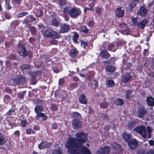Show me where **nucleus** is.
I'll return each mask as SVG.
<instances>
[{
  "instance_id": "f257e3e1",
  "label": "nucleus",
  "mask_w": 154,
  "mask_h": 154,
  "mask_svg": "<svg viewBox=\"0 0 154 154\" xmlns=\"http://www.w3.org/2000/svg\"><path fill=\"white\" fill-rule=\"evenodd\" d=\"M87 134L83 132H77L76 138H69L65 146L68 149V151L71 154H91L88 149L82 146L87 140Z\"/></svg>"
},
{
  "instance_id": "f03ea898",
  "label": "nucleus",
  "mask_w": 154,
  "mask_h": 154,
  "mask_svg": "<svg viewBox=\"0 0 154 154\" xmlns=\"http://www.w3.org/2000/svg\"><path fill=\"white\" fill-rule=\"evenodd\" d=\"M134 131L140 134L142 137L145 138L146 136V132L145 128L143 126H140L135 128Z\"/></svg>"
},
{
  "instance_id": "7ed1b4c3",
  "label": "nucleus",
  "mask_w": 154,
  "mask_h": 154,
  "mask_svg": "<svg viewBox=\"0 0 154 154\" xmlns=\"http://www.w3.org/2000/svg\"><path fill=\"white\" fill-rule=\"evenodd\" d=\"M11 82H13V83H11V85L14 86L17 84H20L25 83V79L23 77H17L11 80Z\"/></svg>"
},
{
  "instance_id": "20e7f679",
  "label": "nucleus",
  "mask_w": 154,
  "mask_h": 154,
  "mask_svg": "<svg viewBox=\"0 0 154 154\" xmlns=\"http://www.w3.org/2000/svg\"><path fill=\"white\" fill-rule=\"evenodd\" d=\"M17 53L20 55L26 56L27 52L25 48L21 44H19L17 49Z\"/></svg>"
},
{
  "instance_id": "39448f33",
  "label": "nucleus",
  "mask_w": 154,
  "mask_h": 154,
  "mask_svg": "<svg viewBox=\"0 0 154 154\" xmlns=\"http://www.w3.org/2000/svg\"><path fill=\"white\" fill-rule=\"evenodd\" d=\"M66 10H63V13H65ZM70 17L72 18H76L81 13L80 10H68Z\"/></svg>"
},
{
  "instance_id": "423d86ee",
  "label": "nucleus",
  "mask_w": 154,
  "mask_h": 154,
  "mask_svg": "<svg viewBox=\"0 0 154 154\" xmlns=\"http://www.w3.org/2000/svg\"><path fill=\"white\" fill-rule=\"evenodd\" d=\"M110 151L109 146H105L100 148L97 151V154H109Z\"/></svg>"
},
{
  "instance_id": "0eeeda50",
  "label": "nucleus",
  "mask_w": 154,
  "mask_h": 154,
  "mask_svg": "<svg viewBox=\"0 0 154 154\" xmlns=\"http://www.w3.org/2000/svg\"><path fill=\"white\" fill-rule=\"evenodd\" d=\"M138 143V141L135 139H133L128 142V145L131 149H134L136 148Z\"/></svg>"
},
{
  "instance_id": "6e6552de",
  "label": "nucleus",
  "mask_w": 154,
  "mask_h": 154,
  "mask_svg": "<svg viewBox=\"0 0 154 154\" xmlns=\"http://www.w3.org/2000/svg\"><path fill=\"white\" fill-rule=\"evenodd\" d=\"M72 126L74 128H81L82 127V125L79 120H72Z\"/></svg>"
},
{
  "instance_id": "1a4fd4ad",
  "label": "nucleus",
  "mask_w": 154,
  "mask_h": 154,
  "mask_svg": "<svg viewBox=\"0 0 154 154\" xmlns=\"http://www.w3.org/2000/svg\"><path fill=\"white\" fill-rule=\"evenodd\" d=\"M52 145L51 143H47L46 142H42L39 144L38 146L40 149H43L44 148H48L51 146Z\"/></svg>"
},
{
  "instance_id": "9d476101",
  "label": "nucleus",
  "mask_w": 154,
  "mask_h": 154,
  "mask_svg": "<svg viewBox=\"0 0 154 154\" xmlns=\"http://www.w3.org/2000/svg\"><path fill=\"white\" fill-rule=\"evenodd\" d=\"M70 28L69 25L66 24H64L61 26L60 32L62 33L66 32L68 31Z\"/></svg>"
},
{
  "instance_id": "9b49d317",
  "label": "nucleus",
  "mask_w": 154,
  "mask_h": 154,
  "mask_svg": "<svg viewBox=\"0 0 154 154\" xmlns=\"http://www.w3.org/2000/svg\"><path fill=\"white\" fill-rule=\"evenodd\" d=\"M107 47L108 50L113 52L115 51L118 48L117 44L116 42L108 45Z\"/></svg>"
},
{
  "instance_id": "f8f14e48",
  "label": "nucleus",
  "mask_w": 154,
  "mask_h": 154,
  "mask_svg": "<svg viewBox=\"0 0 154 154\" xmlns=\"http://www.w3.org/2000/svg\"><path fill=\"white\" fill-rule=\"evenodd\" d=\"M149 22L148 20L146 19H144L141 20L137 24L138 26L140 28H143L145 26V25Z\"/></svg>"
},
{
  "instance_id": "ddd939ff",
  "label": "nucleus",
  "mask_w": 154,
  "mask_h": 154,
  "mask_svg": "<svg viewBox=\"0 0 154 154\" xmlns=\"http://www.w3.org/2000/svg\"><path fill=\"white\" fill-rule=\"evenodd\" d=\"M131 78V76L129 73H126L122 78V81L123 82H128Z\"/></svg>"
},
{
  "instance_id": "4468645a",
  "label": "nucleus",
  "mask_w": 154,
  "mask_h": 154,
  "mask_svg": "<svg viewBox=\"0 0 154 154\" xmlns=\"http://www.w3.org/2000/svg\"><path fill=\"white\" fill-rule=\"evenodd\" d=\"M79 102L82 103L86 104L87 102V99L84 94H81L79 97Z\"/></svg>"
},
{
  "instance_id": "2eb2a0df",
  "label": "nucleus",
  "mask_w": 154,
  "mask_h": 154,
  "mask_svg": "<svg viewBox=\"0 0 154 154\" xmlns=\"http://www.w3.org/2000/svg\"><path fill=\"white\" fill-rule=\"evenodd\" d=\"M81 116V115L77 112H73L72 113V120H79Z\"/></svg>"
},
{
  "instance_id": "dca6fc26",
  "label": "nucleus",
  "mask_w": 154,
  "mask_h": 154,
  "mask_svg": "<svg viewBox=\"0 0 154 154\" xmlns=\"http://www.w3.org/2000/svg\"><path fill=\"white\" fill-rule=\"evenodd\" d=\"M134 91L128 90L126 91L125 98L127 99H129L133 97L135 94Z\"/></svg>"
},
{
  "instance_id": "f3484780",
  "label": "nucleus",
  "mask_w": 154,
  "mask_h": 154,
  "mask_svg": "<svg viewBox=\"0 0 154 154\" xmlns=\"http://www.w3.org/2000/svg\"><path fill=\"white\" fill-rule=\"evenodd\" d=\"M146 110L143 108H140L138 110V116L139 117H142L146 113Z\"/></svg>"
},
{
  "instance_id": "a211bd4d",
  "label": "nucleus",
  "mask_w": 154,
  "mask_h": 154,
  "mask_svg": "<svg viewBox=\"0 0 154 154\" xmlns=\"http://www.w3.org/2000/svg\"><path fill=\"white\" fill-rule=\"evenodd\" d=\"M50 34L49 35V36L52 38H57L59 35L57 32L52 29L50 30Z\"/></svg>"
},
{
  "instance_id": "6ab92c4d",
  "label": "nucleus",
  "mask_w": 154,
  "mask_h": 154,
  "mask_svg": "<svg viewBox=\"0 0 154 154\" xmlns=\"http://www.w3.org/2000/svg\"><path fill=\"white\" fill-rule=\"evenodd\" d=\"M122 136L126 141H128L129 139L131 138L132 136L131 134H128L126 132H124L122 134Z\"/></svg>"
},
{
  "instance_id": "aec40b11",
  "label": "nucleus",
  "mask_w": 154,
  "mask_h": 154,
  "mask_svg": "<svg viewBox=\"0 0 154 154\" xmlns=\"http://www.w3.org/2000/svg\"><path fill=\"white\" fill-rule=\"evenodd\" d=\"M147 102L149 105L153 106L154 105V99L151 97H149L147 98Z\"/></svg>"
},
{
  "instance_id": "412c9836",
  "label": "nucleus",
  "mask_w": 154,
  "mask_h": 154,
  "mask_svg": "<svg viewBox=\"0 0 154 154\" xmlns=\"http://www.w3.org/2000/svg\"><path fill=\"white\" fill-rule=\"evenodd\" d=\"M101 56L105 58H108L110 56L109 54L105 50H102L100 52Z\"/></svg>"
},
{
  "instance_id": "4be33fe9",
  "label": "nucleus",
  "mask_w": 154,
  "mask_h": 154,
  "mask_svg": "<svg viewBox=\"0 0 154 154\" xmlns=\"http://www.w3.org/2000/svg\"><path fill=\"white\" fill-rule=\"evenodd\" d=\"M78 53V51L75 49H71L69 51L70 55L72 57H75Z\"/></svg>"
},
{
  "instance_id": "5701e85b",
  "label": "nucleus",
  "mask_w": 154,
  "mask_h": 154,
  "mask_svg": "<svg viewBox=\"0 0 154 154\" xmlns=\"http://www.w3.org/2000/svg\"><path fill=\"white\" fill-rule=\"evenodd\" d=\"M43 107L40 105H37L36 106L35 108V111L37 114V115L40 113V112L42 111L43 110Z\"/></svg>"
},
{
  "instance_id": "b1692460",
  "label": "nucleus",
  "mask_w": 154,
  "mask_h": 154,
  "mask_svg": "<svg viewBox=\"0 0 154 154\" xmlns=\"http://www.w3.org/2000/svg\"><path fill=\"white\" fill-rule=\"evenodd\" d=\"M112 148L118 150H121L122 147L120 146L116 143H114L111 144Z\"/></svg>"
},
{
  "instance_id": "393cba45",
  "label": "nucleus",
  "mask_w": 154,
  "mask_h": 154,
  "mask_svg": "<svg viewBox=\"0 0 154 154\" xmlns=\"http://www.w3.org/2000/svg\"><path fill=\"white\" fill-rule=\"evenodd\" d=\"M51 29H48L47 28H44L43 29L42 32L43 33L46 35L49 36V35L50 34V30H51Z\"/></svg>"
},
{
  "instance_id": "a878e982",
  "label": "nucleus",
  "mask_w": 154,
  "mask_h": 154,
  "mask_svg": "<svg viewBox=\"0 0 154 154\" xmlns=\"http://www.w3.org/2000/svg\"><path fill=\"white\" fill-rule=\"evenodd\" d=\"M147 10H139L137 12L138 15L142 17H143L146 15L147 14Z\"/></svg>"
},
{
  "instance_id": "bb28decb",
  "label": "nucleus",
  "mask_w": 154,
  "mask_h": 154,
  "mask_svg": "<svg viewBox=\"0 0 154 154\" xmlns=\"http://www.w3.org/2000/svg\"><path fill=\"white\" fill-rule=\"evenodd\" d=\"M115 14L116 17H122L124 14V10H116Z\"/></svg>"
},
{
  "instance_id": "cd10ccee",
  "label": "nucleus",
  "mask_w": 154,
  "mask_h": 154,
  "mask_svg": "<svg viewBox=\"0 0 154 154\" xmlns=\"http://www.w3.org/2000/svg\"><path fill=\"white\" fill-rule=\"evenodd\" d=\"M106 85L108 87H112L114 85V83L112 80H109L106 81Z\"/></svg>"
},
{
  "instance_id": "c85d7f7f",
  "label": "nucleus",
  "mask_w": 154,
  "mask_h": 154,
  "mask_svg": "<svg viewBox=\"0 0 154 154\" xmlns=\"http://www.w3.org/2000/svg\"><path fill=\"white\" fill-rule=\"evenodd\" d=\"M115 68L111 66H107L106 70L109 72H112L115 71Z\"/></svg>"
},
{
  "instance_id": "c756f323",
  "label": "nucleus",
  "mask_w": 154,
  "mask_h": 154,
  "mask_svg": "<svg viewBox=\"0 0 154 154\" xmlns=\"http://www.w3.org/2000/svg\"><path fill=\"white\" fill-rule=\"evenodd\" d=\"M42 117L43 118V120H45L46 119L47 116L45 115V114L42 113H40L37 115H36V119H38L40 117Z\"/></svg>"
},
{
  "instance_id": "7c9ffc66",
  "label": "nucleus",
  "mask_w": 154,
  "mask_h": 154,
  "mask_svg": "<svg viewBox=\"0 0 154 154\" xmlns=\"http://www.w3.org/2000/svg\"><path fill=\"white\" fill-rule=\"evenodd\" d=\"M115 103L116 105H121L123 103V100L120 98H117L115 100Z\"/></svg>"
},
{
  "instance_id": "2f4dec72",
  "label": "nucleus",
  "mask_w": 154,
  "mask_h": 154,
  "mask_svg": "<svg viewBox=\"0 0 154 154\" xmlns=\"http://www.w3.org/2000/svg\"><path fill=\"white\" fill-rule=\"evenodd\" d=\"M5 143L4 138L1 133H0V145L4 144Z\"/></svg>"
},
{
  "instance_id": "473e14b6",
  "label": "nucleus",
  "mask_w": 154,
  "mask_h": 154,
  "mask_svg": "<svg viewBox=\"0 0 154 154\" xmlns=\"http://www.w3.org/2000/svg\"><path fill=\"white\" fill-rule=\"evenodd\" d=\"M51 25L53 26L57 27L59 25V22L56 19L54 18L52 22Z\"/></svg>"
},
{
  "instance_id": "72a5a7b5",
  "label": "nucleus",
  "mask_w": 154,
  "mask_h": 154,
  "mask_svg": "<svg viewBox=\"0 0 154 154\" xmlns=\"http://www.w3.org/2000/svg\"><path fill=\"white\" fill-rule=\"evenodd\" d=\"M80 31L81 32H83L84 33H87L88 32V29L86 26H83L81 28Z\"/></svg>"
},
{
  "instance_id": "f704fd0d",
  "label": "nucleus",
  "mask_w": 154,
  "mask_h": 154,
  "mask_svg": "<svg viewBox=\"0 0 154 154\" xmlns=\"http://www.w3.org/2000/svg\"><path fill=\"white\" fill-rule=\"evenodd\" d=\"M28 14V13L27 12H22L18 14L17 15V18H19L20 17H22L24 16L27 15Z\"/></svg>"
},
{
  "instance_id": "c9c22d12",
  "label": "nucleus",
  "mask_w": 154,
  "mask_h": 154,
  "mask_svg": "<svg viewBox=\"0 0 154 154\" xmlns=\"http://www.w3.org/2000/svg\"><path fill=\"white\" fill-rule=\"evenodd\" d=\"M26 134H34L35 132L33 131L31 128H29L26 129Z\"/></svg>"
},
{
  "instance_id": "e433bc0d",
  "label": "nucleus",
  "mask_w": 154,
  "mask_h": 154,
  "mask_svg": "<svg viewBox=\"0 0 154 154\" xmlns=\"http://www.w3.org/2000/svg\"><path fill=\"white\" fill-rule=\"evenodd\" d=\"M135 125V123L133 122H128L126 125V126L129 129L132 128V127Z\"/></svg>"
},
{
  "instance_id": "4c0bfd02",
  "label": "nucleus",
  "mask_w": 154,
  "mask_h": 154,
  "mask_svg": "<svg viewBox=\"0 0 154 154\" xmlns=\"http://www.w3.org/2000/svg\"><path fill=\"white\" fill-rule=\"evenodd\" d=\"M30 67V66L27 64L22 65L20 66V68L22 70H24L26 69H29Z\"/></svg>"
},
{
  "instance_id": "58836bf2",
  "label": "nucleus",
  "mask_w": 154,
  "mask_h": 154,
  "mask_svg": "<svg viewBox=\"0 0 154 154\" xmlns=\"http://www.w3.org/2000/svg\"><path fill=\"white\" fill-rule=\"evenodd\" d=\"M78 35L77 33H75L73 36V39L74 41L77 43V40L78 39Z\"/></svg>"
},
{
  "instance_id": "ea45409f",
  "label": "nucleus",
  "mask_w": 154,
  "mask_h": 154,
  "mask_svg": "<svg viewBox=\"0 0 154 154\" xmlns=\"http://www.w3.org/2000/svg\"><path fill=\"white\" fill-rule=\"evenodd\" d=\"M137 19L138 18L137 17H133L132 18V22L133 25H135L137 24Z\"/></svg>"
},
{
  "instance_id": "a19ab883",
  "label": "nucleus",
  "mask_w": 154,
  "mask_h": 154,
  "mask_svg": "<svg viewBox=\"0 0 154 154\" xmlns=\"http://www.w3.org/2000/svg\"><path fill=\"white\" fill-rule=\"evenodd\" d=\"M30 30L31 33L33 34H35L36 33V30L35 28L33 26H31L30 27Z\"/></svg>"
},
{
  "instance_id": "79ce46f5",
  "label": "nucleus",
  "mask_w": 154,
  "mask_h": 154,
  "mask_svg": "<svg viewBox=\"0 0 154 154\" xmlns=\"http://www.w3.org/2000/svg\"><path fill=\"white\" fill-rule=\"evenodd\" d=\"M27 124L26 121L25 120H23L21 121L20 125L22 127H25Z\"/></svg>"
},
{
  "instance_id": "37998d69",
  "label": "nucleus",
  "mask_w": 154,
  "mask_h": 154,
  "mask_svg": "<svg viewBox=\"0 0 154 154\" xmlns=\"http://www.w3.org/2000/svg\"><path fill=\"white\" fill-rule=\"evenodd\" d=\"M81 43L82 47L84 48H85L88 46L87 43L85 42L82 41H81Z\"/></svg>"
},
{
  "instance_id": "c03bdc74",
  "label": "nucleus",
  "mask_w": 154,
  "mask_h": 154,
  "mask_svg": "<svg viewBox=\"0 0 154 154\" xmlns=\"http://www.w3.org/2000/svg\"><path fill=\"white\" fill-rule=\"evenodd\" d=\"M108 105L107 103L105 102H103L101 103L100 104V107L102 108H106Z\"/></svg>"
},
{
  "instance_id": "a18cd8bd",
  "label": "nucleus",
  "mask_w": 154,
  "mask_h": 154,
  "mask_svg": "<svg viewBox=\"0 0 154 154\" xmlns=\"http://www.w3.org/2000/svg\"><path fill=\"white\" fill-rule=\"evenodd\" d=\"M6 66L8 69H10L11 68V65L10 62L8 60H7L6 61Z\"/></svg>"
},
{
  "instance_id": "49530a36",
  "label": "nucleus",
  "mask_w": 154,
  "mask_h": 154,
  "mask_svg": "<svg viewBox=\"0 0 154 154\" xmlns=\"http://www.w3.org/2000/svg\"><path fill=\"white\" fill-rule=\"evenodd\" d=\"M66 3V0H60L58 2L59 4L61 6L65 5Z\"/></svg>"
},
{
  "instance_id": "de8ad7c7",
  "label": "nucleus",
  "mask_w": 154,
  "mask_h": 154,
  "mask_svg": "<svg viewBox=\"0 0 154 154\" xmlns=\"http://www.w3.org/2000/svg\"><path fill=\"white\" fill-rule=\"evenodd\" d=\"M94 23L93 20H89L88 23V25L90 27H92L94 25Z\"/></svg>"
},
{
  "instance_id": "09e8293b",
  "label": "nucleus",
  "mask_w": 154,
  "mask_h": 154,
  "mask_svg": "<svg viewBox=\"0 0 154 154\" xmlns=\"http://www.w3.org/2000/svg\"><path fill=\"white\" fill-rule=\"evenodd\" d=\"M14 110L13 109H11L8 112H7V114L8 116H10L14 114Z\"/></svg>"
},
{
  "instance_id": "8fccbe9b",
  "label": "nucleus",
  "mask_w": 154,
  "mask_h": 154,
  "mask_svg": "<svg viewBox=\"0 0 154 154\" xmlns=\"http://www.w3.org/2000/svg\"><path fill=\"white\" fill-rule=\"evenodd\" d=\"M41 72L40 71H37L35 72H34L32 73V75L35 76H36L38 75H39L40 74H41Z\"/></svg>"
},
{
  "instance_id": "3c124183",
  "label": "nucleus",
  "mask_w": 154,
  "mask_h": 154,
  "mask_svg": "<svg viewBox=\"0 0 154 154\" xmlns=\"http://www.w3.org/2000/svg\"><path fill=\"white\" fill-rule=\"evenodd\" d=\"M77 84L76 83H72L70 85V87L72 88H75L77 86Z\"/></svg>"
},
{
  "instance_id": "603ef678",
  "label": "nucleus",
  "mask_w": 154,
  "mask_h": 154,
  "mask_svg": "<svg viewBox=\"0 0 154 154\" xmlns=\"http://www.w3.org/2000/svg\"><path fill=\"white\" fill-rule=\"evenodd\" d=\"M53 154H61V152L60 149L55 150L53 152Z\"/></svg>"
},
{
  "instance_id": "864d4df0",
  "label": "nucleus",
  "mask_w": 154,
  "mask_h": 154,
  "mask_svg": "<svg viewBox=\"0 0 154 154\" xmlns=\"http://www.w3.org/2000/svg\"><path fill=\"white\" fill-rule=\"evenodd\" d=\"M136 5L135 3H133L130 4L129 6V7L130 9H132L134 7H135Z\"/></svg>"
},
{
  "instance_id": "5fc2aeb1",
  "label": "nucleus",
  "mask_w": 154,
  "mask_h": 154,
  "mask_svg": "<svg viewBox=\"0 0 154 154\" xmlns=\"http://www.w3.org/2000/svg\"><path fill=\"white\" fill-rule=\"evenodd\" d=\"M50 42L52 45H57L58 43L57 42L55 39L51 40Z\"/></svg>"
},
{
  "instance_id": "6e6d98bb",
  "label": "nucleus",
  "mask_w": 154,
  "mask_h": 154,
  "mask_svg": "<svg viewBox=\"0 0 154 154\" xmlns=\"http://www.w3.org/2000/svg\"><path fill=\"white\" fill-rule=\"evenodd\" d=\"M37 13L36 14V15L38 17H39L41 15H42V10H37Z\"/></svg>"
},
{
  "instance_id": "4d7b16f0",
  "label": "nucleus",
  "mask_w": 154,
  "mask_h": 154,
  "mask_svg": "<svg viewBox=\"0 0 154 154\" xmlns=\"http://www.w3.org/2000/svg\"><path fill=\"white\" fill-rule=\"evenodd\" d=\"M64 82V79H60L59 81V85H63Z\"/></svg>"
},
{
  "instance_id": "13d9d810",
  "label": "nucleus",
  "mask_w": 154,
  "mask_h": 154,
  "mask_svg": "<svg viewBox=\"0 0 154 154\" xmlns=\"http://www.w3.org/2000/svg\"><path fill=\"white\" fill-rule=\"evenodd\" d=\"M92 83L94 84V87H93V88H96L98 85V83H97V82L95 80L93 82V83Z\"/></svg>"
},
{
  "instance_id": "bf43d9fd",
  "label": "nucleus",
  "mask_w": 154,
  "mask_h": 154,
  "mask_svg": "<svg viewBox=\"0 0 154 154\" xmlns=\"http://www.w3.org/2000/svg\"><path fill=\"white\" fill-rule=\"evenodd\" d=\"M51 109L53 110H55L57 109V106L55 104L52 105L51 107Z\"/></svg>"
},
{
  "instance_id": "052dcab7",
  "label": "nucleus",
  "mask_w": 154,
  "mask_h": 154,
  "mask_svg": "<svg viewBox=\"0 0 154 154\" xmlns=\"http://www.w3.org/2000/svg\"><path fill=\"white\" fill-rule=\"evenodd\" d=\"M8 125L9 126V127L8 128V129L12 128L13 127L14 124L13 123L9 122Z\"/></svg>"
},
{
  "instance_id": "680f3d73",
  "label": "nucleus",
  "mask_w": 154,
  "mask_h": 154,
  "mask_svg": "<svg viewBox=\"0 0 154 154\" xmlns=\"http://www.w3.org/2000/svg\"><path fill=\"white\" fill-rule=\"evenodd\" d=\"M61 92H62L63 95L62 96L61 95H60V98H61L64 99L65 97H66V96L65 94V92L64 91H62Z\"/></svg>"
},
{
  "instance_id": "e2e57ef3",
  "label": "nucleus",
  "mask_w": 154,
  "mask_h": 154,
  "mask_svg": "<svg viewBox=\"0 0 154 154\" xmlns=\"http://www.w3.org/2000/svg\"><path fill=\"white\" fill-rule=\"evenodd\" d=\"M57 125L56 124H53L52 125V128L53 129H56L57 128Z\"/></svg>"
},
{
  "instance_id": "0e129e2a",
  "label": "nucleus",
  "mask_w": 154,
  "mask_h": 154,
  "mask_svg": "<svg viewBox=\"0 0 154 154\" xmlns=\"http://www.w3.org/2000/svg\"><path fill=\"white\" fill-rule=\"evenodd\" d=\"M147 129L148 134L152 132V129L151 127L148 126L147 127Z\"/></svg>"
},
{
  "instance_id": "69168bd1",
  "label": "nucleus",
  "mask_w": 154,
  "mask_h": 154,
  "mask_svg": "<svg viewBox=\"0 0 154 154\" xmlns=\"http://www.w3.org/2000/svg\"><path fill=\"white\" fill-rule=\"evenodd\" d=\"M18 97L20 99L22 98L23 97V95L22 93H18Z\"/></svg>"
},
{
  "instance_id": "338daca9",
  "label": "nucleus",
  "mask_w": 154,
  "mask_h": 154,
  "mask_svg": "<svg viewBox=\"0 0 154 154\" xmlns=\"http://www.w3.org/2000/svg\"><path fill=\"white\" fill-rule=\"evenodd\" d=\"M54 72L56 73L58 72L59 70L58 68L56 67H54L53 69Z\"/></svg>"
},
{
  "instance_id": "774afa93",
  "label": "nucleus",
  "mask_w": 154,
  "mask_h": 154,
  "mask_svg": "<svg viewBox=\"0 0 154 154\" xmlns=\"http://www.w3.org/2000/svg\"><path fill=\"white\" fill-rule=\"evenodd\" d=\"M146 154H154V152L152 150H150Z\"/></svg>"
}]
</instances>
